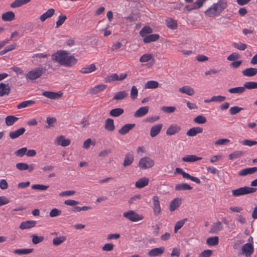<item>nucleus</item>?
Instances as JSON below:
<instances>
[{
	"instance_id": "39448f33",
	"label": "nucleus",
	"mask_w": 257,
	"mask_h": 257,
	"mask_svg": "<svg viewBox=\"0 0 257 257\" xmlns=\"http://www.w3.org/2000/svg\"><path fill=\"white\" fill-rule=\"evenodd\" d=\"M154 165L153 160L148 157H145L140 160L138 166L141 169H146L152 167Z\"/></svg>"
},
{
	"instance_id": "9b49d317",
	"label": "nucleus",
	"mask_w": 257,
	"mask_h": 257,
	"mask_svg": "<svg viewBox=\"0 0 257 257\" xmlns=\"http://www.w3.org/2000/svg\"><path fill=\"white\" fill-rule=\"evenodd\" d=\"M242 253L246 256L251 255L254 251L253 246L251 243H246L243 245L241 248Z\"/></svg>"
},
{
	"instance_id": "393cba45",
	"label": "nucleus",
	"mask_w": 257,
	"mask_h": 257,
	"mask_svg": "<svg viewBox=\"0 0 257 257\" xmlns=\"http://www.w3.org/2000/svg\"><path fill=\"white\" fill-rule=\"evenodd\" d=\"M242 75L247 77H252L257 74V68H248L245 69L242 71Z\"/></svg>"
},
{
	"instance_id": "f257e3e1",
	"label": "nucleus",
	"mask_w": 257,
	"mask_h": 257,
	"mask_svg": "<svg viewBox=\"0 0 257 257\" xmlns=\"http://www.w3.org/2000/svg\"><path fill=\"white\" fill-rule=\"evenodd\" d=\"M227 7V2L226 0H219L216 3H214L212 6L208 8L205 14L209 17H213L219 15Z\"/></svg>"
},
{
	"instance_id": "412c9836",
	"label": "nucleus",
	"mask_w": 257,
	"mask_h": 257,
	"mask_svg": "<svg viewBox=\"0 0 257 257\" xmlns=\"http://www.w3.org/2000/svg\"><path fill=\"white\" fill-rule=\"evenodd\" d=\"M181 130V127L177 124H171L168 128L166 134L168 136H172L178 133Z\"/></svg>"
},
{
	"instance_id": "5fc2aeb1",
	"label": "nucleus",
	"mask_w": 257,
	"mask_h": 257,
	"mask_svg": "<svg viewBox=\"0 0 257 257\" xmlns=\"http://www.w3.org/2000/svg\"><path fill=\"white\" fill-rule=\"evenodd\" d=\"M187 221V218H184L180 221L177 222L174 227L175 232H177L179 229L182 227V226Z\"/></svg>"
},
{
	"instance_id": "680f3d73",
	"label": "nucleus",
	"mask_w": 257,
	"mask_h": 257,
	"mask_svg": "<svg viewBox=\"0 0 257 257\" xmlns=\"http://www.w3.org/2000/svg\"><path fill=\"white\" fill-rule=\"evenodd\" d=\"M67 17L66 15H60L58 17V20L56 22V28H58L61 26L66 20Z\"/></svg>"
},
{
	"instance_id": "e2e57ef3",
	"label": "nucleus",
	"mask_w": 257,
	"mask_h": 257,
	"mask_svg": "<svg viewBox=\"0 0 257 257\" xmlns=\"http://www.w3.org/2000/svg\"><path fill=\"white\" fill-rule=\"evenodd\" d=\"M27 152V148L26 147L22 148L19 150H18L16 152L15 154L17 156L22 157L25 154H26V152Z\"/></svg>"
},
{
	"instance_id": "ea45409f",
	"label": "nucleus",
	"mask_w": 257,
	"mask_h": 257,
	"mask_svg": "<svg viewBox=\"0 0 257 257\" xmlns=\"http://www.w3.org/2000/svg\"><path fill=\"white\" fill-rule=\"evenodd\" d=\"M175 190L177 191L181 190H190L192 187L189 184L186 183L178 184L175 186Z\"/></svg>"
},
{
	"instance_id": "2f4dec72",
	"label": "nucleus",
	"mask_w": 257,
	"mask_h": 257,
	"mask_svg": "<svg viewBox=\"0 0 257 257\" xmlns=\"http://www.w3.org/2000/svg\"><path fill=\"white\" fill-rule=\"evenodd\" d=\"M54 9H50L48 10L45 13L43 14L40 17V19L42 22H44L47 19L51 17L55 13Z\"/></svg>"
},
{
	"instance_id": "79ce46f5",
	"label": "nucleus",
	"mask_w": 257,
	"mask_h": 257,
	"mask_svg": "<svg viewBox=\"0 0 257 257\" xmlns=\"http://www.w3.org/2000/svg\"><path fill=\"white\" fill-rule=\"evenodd\" d=\"M218 243L219 238L217 236L208 237L206 240V243L209 245L214 246L218 244Z\"/></svg>"
},
{
	"instance_id": "7c9ffc66",
	"label": "nucleus",
	"mask_w": 257,
	"mask_h": 257,
	"mask_svg": "<svg viewBox=\"0 0 257 257\" xmlns=\"http://www.w3.org/2000/svg\"><path fill=\"white\" fill-rule=\"evenodd\" d=\"M128 95V93L126 91H120L115 94L112 98V100H121L127 97Z\"/></svg>"
},
{
	"instance_id": "1a4fd4ad",
	"label": "nucleus",
	"mask_w": 257,
	"mask_h": 257,
	"mask_svg": "<svg viewBox=\"0 0 257 257\" xmlns=\"http://www.w3.org/2000/svg\"><path fill=\"white\" fill-rule=\"evenodd\" d=\"M68 54L67 52L62 65L67 67H71L74 66L77 63V61L74 56L68 55Z\"/></svg>"
},
{
	"instance_id": "58836bf2",
	"label": "nucleus",
	"mask_w": 257,
	"mask_h": 257,
	"mask_svg": "<svg viewBox=\"0 0 257 257\" xmlns=\"http://www.w3.org/2000/svg\"><path fill=\"white\" fill-rule=\"evenodd\" d=\"M180 199L176 198L173 199L170 203L169 209L171 211H173L176 210L180 205Z\"/></svg>"
},
{
	"instance_id": "423d86ee",
	"label": "nucleus",
	"mask_w": 257,
	"mask_h": 257,
	"mask_svg": "<svg viewBox=\"0 0 257 257\" xmlns=\"http://www.w3.org/2000/svg\"><path fill=\"white\" fill-rule=\"evenodd\" d=\"M67 51L64 50H59L54 53L51 56L52 60L59 63L62 65Z\"/></svg>"
},
{
	"instance_id": "e433bc0d",
	"label": "nucleus",
	"mask_w": 257,
	"mask_h": 257,
	"mask_svg": "<svg viewBox=\"0 0 257 257\" xmlns=\"http://www.w3.org/2000/svg\"><path fill=\"white\" fill-rule=\"evenodd\" d=\"M124 112V110L121 108H115L109 111V115L112 117H118Z\"/></svg>"
},
{
	"instance_id": "f8f14e48",
	"label": "nucleus",
	"mask_w": 257,
	"mask_h": 257,
	"mask_svg": "<svg viewBox=\"0 0 257 257\" xmlns=\"http://www.w3.org/2000/svg\"><path fill=\"white\" fill-rule=\"evenodd\" d=\"M42 95L51 99H57L60 98L63 95V93L60 91L55 92L52 91H46L42 93Z\"/></svg>"
},
{
	"instance_id": "bb28decb",
	"label": "nucleus",
	"mask_w": 257,
	"mask_h": 257,
	"mask_svg": "<svg viewBox=\"0 0 257 257\" xmlns=\"http://www.w3.org/2000/svg\"><path fill=\"white\" fill-rule=\"evenodd\" d=\"M179 91L181 93L186 94L189 96H192L195 93V91L190 86L186 85L183 86L179 89Z\"/></svg>"
},
{
	"instance_id": "4d7b16f0",
	"label": "nucleus",
	"mask_w": 257,
	"mask_h": 257,
	"mask_svg": "<svg viewBox=\"0 0 257 257\" xmlns=\"http://www.w3.org/2000/svg\"><path fill=\"white\" fill-rule=\"evenodd\" d=\"M138 94V90L136 86H133L131 88L130 96L133 100L137 99Z\"/></svg>"
},
{
	"instance_id": "7ed1b4c3",
	"label": "nucleus",
	"mask_w": 257,
	"mask_h": 257,
	"mask_svg": "<svg viewBox=\"0 0 257 257\" xmlns=\"http://www.w3.org/2000/svg\"><path fill=\"white\" fill-rule=\"evenodd\" d=\"M256 188L244 186L232 191V195L234 197H238L241 195L250 194L255 192Z\"/></svg>"
},
{
	"instance_id": "69168bd1",
	"label": "nucleus",
	"mask_w": 257,
	"mask_h": 257,
	"mask_svg": "<svg viewBox=\"0 0 257 257\" xmlns=\"http://www.w3.org/2000/svg\"><path fill=\"white\" fill-rule=\"evenodd\" d=\"M152 59V55L151 54H146L143 55L140 59L141 62H147Z\"/></svg>"
},
{
	"instance_id": "6e6552de",
	"label": "nucleus",
	"mask_w": 257,
	"mask_h": 257,
	"mask_svg": "<svg viewBox=\"0 0 257 257\" xmlns=\"http://www.w3.org/2000/svg\"><path fill=\"white\" fill-rule=\"evenodd\" d=\"M175 171L178 173L181 174L184 178L191 180L197 184H200L201 183V181L199 178L190 175L189 174L184 172L181 168L177 167L175 169Z\"/></svg>"
},
{
	"instance_id": "3c124183",
	"label": "nucleus",
	"mask_w": 257,
	"mask_h": 257,
	"mask_svg": "<svg viewBox=\"0 0 257 257\" xmlns=\"http://www.w3.org/2000/svg\"><path fill=\"white\" fill-rule=\"evenodd\" d=\"M66 239V237L64 236L55 237L53 239V244L55 246H58L64 242Z\"/></svg>"
},
{
	"instance_id": "2eb2a0df",
	"label": "nucleus",
	"mask_w": 257,
	"mask_h": 257,
	"mask_svg": "<svg viewBox=\"0 0 257 257\" xmlns=\"http://www.w3.org/2000/svg\"><path fill=\"white\" fill-rule=\"evenodd\" d=\"M163 126L162 123H158L152 126L150 130V136L152 138L157 136L160 133Z\"/></svg>"
},
{
	"instance_id": "8fccbe9b",
	"label": "nucleus",
	"mask_w": 257,
	"mask_h": 257,
	"mask_svg": "<svg viewBox=\"0 0 257 257\" xmlns=\"http://www.w3.org/2000/svg\"><path fill=\"white\" fill-rule=\"evenodd\" d=\"M244 89H253L257 88V82L254 81H248L244 83Z\"/></svg>"
},
{
	"instance_id": "13d9d810",
	"label": "nucleus",
	"mask_w": 257,
	"mask_h": 257,
	"mask_svg": "<svg viewBox=\"0 0 257 257\" xmlns=\"http://www.w3.org/2000/svg\"><path fill=\"white\" fill-rule=\"evenodd\" d=\"M194 121L195 122L198 123V124H203L205 123L207 120L205 116L199 115L197 116L194 119Z\"/></svg>"
},
{
	"instance_id": "864d4df0",
	"label": "nucleus",
	"mask_w": 257,
	"mask_h": 257,
	"mask_svg": "<svg viewBox=\"0 0 257 257\" xmlns=\"http://www.w3.org/2000/svg\"><path fill=\"white\" fill-rule=\"evenodd\" d=\"M118 75L116 73L112 74L105 78V82H110L111 81H118Z\"/></svg>"
},
{
	"instance_id": "c756f323",
	"label": "nucleus",
	"mask_w": 257,
	"mask_h": 257,
	"mask_svg": "<svg viewBox=\"0 0 257 257\" xmlns=\"http://www.w3.org/2000/svg\"><path fill=\"white\" fill-rule=\"evenodd\" d=\"M149 180L148 178L143 177L139 179L135 184L136 187L138 188H143L148 185Z\"/></svg>"
},
{
	"instance_id": "a878e982",
	"label": "nucleus",
	"mask_w": 257,
	"mask_h": 257,
	"mask_svg": "<svg viewBox=\"0 0 257 257\" xmlns=\"http://www.w3.org/2000/svg\"><path fill=\"white\" fill-rule=\"evenodd\" d=\"M56 143L58 145L66 147L70 145V141L69 139H65V137L63 136H61L57 138Z\"/></svg>"
},
{
	"instance_id": "aec40b11",
	"label": "nucleus",
	"mask_w": 257,
	"mask_h": 257,
	"mask_svg": "<svg viewBox=\"0 0 257 257\" xmlns=\"http://www.w3.org/2000/svg\"><path fill=\"white\" fill-rule=\"evenodd\" d=\"M160 36L157 34H150L145 36L143 39L145 43H150L152 42H155L159 40Z\"/></svg>"
},
{
	"instance_id": "6e6d98bb",
	"label": "nucleus",
	"mask_w": 257,
	"mask_h": 257,
	"mask_svg": "<svg viewBox=\"0 0 257 257\" xmlns=\"http://www.w3.org/2000/svg\"><path fill=\"white\" fill-rule=\"evenodd\" d=\"M32 242L35 244H37L42 242L44 239V237L43 236H39L36 234H33L32 235Z\"/></svg>"
},
{
	"instance_id": "ddd939ff",
	"label": "nucleus",
	"mask_w": 257,
	"mask_h": 257,
	"mask_svg": "<svg viewBox=\"0 0 257 257\" xmlns=\"http://www.w3.org/2000/svg\"><path fill=\"white\" fill-rule=\"evenodd\" d=\"M165 251V247L161 246L160 247H156L151 249L148 253V254L150 257H154L161 255Z\"/></svg>"
},
{
	"instance_id": "c03bdc74",
	"label": "nucleus",
	"mask_w": 257,
	"mask_h": 257,
	"mask_svg": "<svg viewBox=\"0 0 257 257\" xmlns=\"http://www.w3.org/2000/svg\"><path fill=\"white\" fill-rule=\"evenodd\" d=\"M153 32L152 29L149 26L144 27L140 31V35L142 37L147 36V34H151Z\"/></svg>"
},
{
	"instance_id": "a19ab883",
	"label": "nucleus",
	"mask_w": 257,
	"mask_h": 257,
	"mask_svg": "<svg viewBox=\"0 0 257 257\" xmlns=\"http://www.w3.org/2000/svg\"><path fill=\"white\" fill-rule=\"evenodd\" d=\"M31 0H16L11 4L13 8L20 7L25 4L28 3Z\"/></svg>"
},
{
	"instance_id": "20e7f679",
	"label": "nucleus",
	"mask_w": 257,
	"mask_h": 257,
	"mask_svg": "<svg viewBox=\"0 0 257 257\" xmlns=\"http://www.w3.org/2000/svg\"><path fill=\"white\" fill-rule=\"evenodd\" d=\"M123 216L133 222L139 221L144 218V216L142 215H140L133 210H129L124 212Z\"/></svg>"
},
{
	"instance_id": "09e8293b",
	"label": "nucleus",
	"mask_w": 257,
	"mask_h": 257,
	"mask_svg": "<svg viewBox=\"0 0 257 257\" xmlns=\"http://www.w3.org/2000/svg\"><path fill=\"white\" fill-rule=\"evenodd\" d=\"M223 226L220 221H217L214 223L211 227V230L212 232H216L222 229Z\"/></svg>"
},
{
	"instance_id": "4468645a",
	"label": "nucleus",
	"mask_w": 257,
	"mask_h": 257,
	"mask_svg": "<svg viewBox=\"0 0 257 257\" xmlns=\"http://www.w3.org/2000/svg\"><path fill=\"white\" fill-rule=\"evenodd\" d=\"M37 222L34 220H27L21 223L19 228L22 230L30 229L35 227Z\"/></svg>"
},
{
	"instance_id": "6ab92c4d",
	"label": "nucleus",
	"mask_w": 257,
	"mask_h": 257,
	"mask_svg": "<svg viewBox=\"0 0 257 257\" xmlns=\"http://www.w3.org/2000/svg\"><path fill=\"white\" fill-rule=\"evenodd\" d=\"M135 123L125 124L118 130V133L121 135H124L132 130L135 126Z\"/></svg>"
},
{
	"instance_id": "9d476101",
	"label": "nucleus",
	"mask_w": 257,
	"mask_h": 257,
	"mask_svg": "<svg viewBox=\"0 0 257 257\" xmlns=\"http://www.w3.org/2000/svg\"><path fill=\"white\" fill-rule=\"evenodd\" d=\"M153 203V211L155 215H158L161 211V206L160 204L159 198L157 196H153L152 198Z\"/></svg>"
},
{
	"instance_id": "49530a36",
	"label": "nucleus",
	"mask_w": 257,
	"mask_h": 257,
	"mask_svg": "<svg viewBox=\"0 0 257 257\" xmlns=\"http://www.w3.org/2000/svg\"><path fill=\"white\" fill-rule=\"evenodd\" d=\"M35 103V101L32 100H29L26 101H24L21 103H20L17 106L18 109H22L23 108H25L28 106L31 105Z\"/></svg>"
},
{
	"instance_id": "c9c22d12",
	"label": "nucleus",
	"mask_w": 257,
	"mask_h": 257,
	"mask_svg": "<svg viewBox=\"0 0 257 257\" xmlns=\"http://www.w3.org/2000/svg\"><path fill=\"white\" fill-rule=\"evenodd\" d=\"M33 251V248H20L13 251L16 254L22 255L28 254Z\"/></svg>"
},
{
	"instance_id": "f3484780",
	"label": "nucleus",
	"mask_w": 257,
	"mask_h": 257,
	"mask_svg": "<svg viewBox=\"0 0 257 257\" xmlns=\"http://www.w3.org/2000/svg\"><path fill=\"white\" fill-rule=\"evenodd\" d=\"M257 172V167L246 168L240 171L238 175L240 176H244L247 175L253 174Z\"/></svg>"
},
{
	"instance_id": "37998d69",
	"label": "nucleus",
	"mask_w": 257,
	"mask_h": 257,
	"mask_svg": "<svg viewBox=\"0 0 257 257\" xmlns=\"http://www.w3.org/2000/svg\"><path fill=\"white\" fill-rule=\"evenodd\" d=\"M159 83L154 80L148 81L145 84V88L146 89H155L158 87Z\"/></svg>"
},
{
	"instance_id": "603ef678",
	"label": "nucleus",
	"mask_w": 257,
	"mask_h": 257,
	"mask_svg": "<svg viewBox=\"0 0 257 257\" xmlns=\"http://www.w3.org/2000/svg\"><path fill=\"white\" fill-rule=\"evenodd\" d=\"M244 153L242 151H235L233 152L232 153L230 154L228 156V158L230 160H232L234 159H237L239 158L240 157L242 156Z\"/></svg>"
},
{
	"instance_id": "774afa93",
	"label": "nucleus",
	"mask_w": 257,
	"mask_h": 257,
	"mask_svg": "<svg viewBox=\"0 0 257 257\" xmlns=\"http://www.w3.org/2000/svg\"><path fill=\"white\" fill-rule=\"evenodd\" d=\"M16 167L20 171H24L28 169V164L25 163H19L16 164Z\"/></svg>"
},
{
	"instance_id": "f704fd0d",
	"label": "nucleus",
	"mask_w": 257,
	"mask_h": 257,
	"mask_svg": "<svg viewBox=\"0 0 257 257\" xmlns=\"http://www.w3.org/2000/svg\"><path fill=\"white\" fill-rule=\"evenodd\" d=\"M106 88V85L104 84H99L94 86L90 90V93L92 94H96L97 93L104 90Z\"/></svg>"
},
{
	"instance_id": "dca6fc26",
	"label": "nucleus",
	"mask_w": 257,
	"mask_h": 257,
	"mask_svg": "<svg viewBox=\"0 0 257 257\" xmlns=\"http://www.w3.org/2000/svg\"><path fill=\"white\" fill-rule=\"evenodd\" d=\"M134 161V156L131 153H127L125 154L123 162V166L126 167L132 165Z\"/></svg>"
},
{
	"instance_id": "bf43d9fd",
	"label": "nucleus",
	"mask_w": 257,
	"mask_h": 257,
	"mask_svg": "<svg viewBox=\"0 0 257 257\" xmlns=\"http://www.w3.org/2000/svg\"><path fill=\"white\" fill-rule=\"evenodd\" d=\"M232 46L235 48H236L239 50H244L247 48V45L245 44L239 42V43H233Z\"/></svg>"
},
{
	"instance_id": "72a5a7b5",
	"label": "nucleus",
	"mask_w": 257,
	"mask_h": 257,
	"mask_svg": "<svg viewBox=\"0 0 257 257\" xmlns=\"http://www.w3.org/2000/svg\"><path fill=\"white\" fill-rule=\"evenodd\" d=\"M167 26L171 30H175L177 28V22L175 19L169 18L166 20Z\"/></svg>"
},
{
	"instance_id": "5701e85b",
	"label": "nucleus",
	"mask_w": 257,
	"mask_h": 257,
	"mask_svg": "<svg viewBox=\"0 0 257 257\" xmlns=\"http://www.w3.org/2000/svg\"><path fill=\"white\" fill-rule=\"evenodd\" d=\"M25 131L26 130L24 127H21L15 131L10 132L9 137L12 139H15L23 135Z\"/></svg>"
},
{
	"instance_id": "cd10ccee",
	"label": "nucleus",
	"mask_w": 257,
	"mask_h": 257,
	"mask_svg": "<svg viewBox=\"0 0 257 257\" xmlns=\"http://www.w3.org/2000/svg\"><path fill=\"white\" fill-rule=\"evenodd\" d=\"M203 128L200 127H193L189 129L186 133L188 136L193 137L198 134L203 132Z\"/></svg>"
},
{
	"instance_id": "338daca9",
	"label": "nucleus",
	"mask_w": 257,
	"mask_h": 257,
	"mask_svg": "<svg viewBox=\"0 0 257 257\" xmlns=\"http://www.w3.org/2000/svg\"><path fill=\"white\" fill-rule=\"evenodd\" d=\"M61 214V211L57 208H55L51 210L49 213V215L51 217H54L60 215Z\"/></svg>"
},
{
	"instance_id": "a18cd8bd",
	"label": "nucleus",
	"mask_w": 257,
	"mask_h": 257,
	"mask_svg": "<svg viewBox=\"0 0 257 257\" xmlns=\"http://www.w3.org/2000/svg\"><path fill=\"white\" fill-rule=\"evenodd\" d=\"M19 119L18 117L13 115H9L6 118V123L8 126H11Z\"/></svg>"
},
{
	"instance_id": "473e14b6",
	"label": "nucleus",
	"mask_w": 257,
	"mask_h": 257,
	"mask_svg": "<svg viewBox=\"0 0 257 257\" xmlns=\"http://www.w3.org/2000/svg\"><path fill=\"white\" fill-rule=\"evenodd\" d=\"M96 69V66L93 64H91L81 68L80 72L82 73H89L94 71Z\"/></svg>"
},
{
	"instance_id": "0e129e2a",
	"label": "nucleus",
	"mask_w": 257,
	"mask_h": 257,
	"mask_svg": "<svg viewBox=\"0 0 257 257\" xmlns=\"http://www.w3.org/2000/svg\"><path fill=\"white\" fill-rule=\"evenodd\" d=\"M161 109L165 112L171 113L175 111L176 107L174 106H163L161 108Z\"/></svg>"
},
{
	"instance_id": "052dcab7",
	"label": "nucleus",
	"mask_w": 257,
	"mask_h": 257,
	"mask_svg": "<svg viewBox=\"0 0 257 257\" xmlns=\"http://www.w3.org/2000/svg\"><path fill=\"white\" fill-rule=\"evenodd\" d=\"M212 253V250L205 249L199 254L198 257H210Z\"/></svg>"
},
{
	"instance_id": "a211bd4d",
	"label": "nucleus",
	"mask_w": 257,
	"mask_h": 257,
	"mask_svg": "<svg viewBox=\"0 0 257 257\" xmlns=\"http://www.w3.org/2000/svg\"><path fill=\"white\" fill-rule=\"evenodd\" d=\"M11 91V88L9 83L6 84L4 83H0V96L8 95Z\"/></svg>"
},
{
	"instance_id": "c85d7f7f",
	"label": "nucleus",
	"mask_w": 257,
	"mask_h": 257,
	"mask_svg": "<svg viewBox=\"0 0 257 257\" xmlns=\"http://www.w3.org/2000/svg\"><path fill=\"white\" fill-rule=\"evenodd\" d=\"M104 128L109 132H112L114 130L115 125L112 118H108L105 120Z\"/></svg>"
},
{
	"instance_id": "4be33fe9",
	"label": "nucleus",
	"mask_w": 257,
	"mask_h": 257,
	"mask_svg": "<svg viewBox=\"0 0 257 257\" xmlns=\"http://www.w3.org/2000/svg\"><path fill=\"white\" fill-rule=\"evenodd\" d=\"M149 106H143L139 108L134 114L136 117H141L145 115L149 111Z\"/></svg>"
},
{
	"instance_id": "0eeeda50",
	"label": "nucleus",
	"mask_w": 257,
	"mask_h": 257,
	"mask_svg": "<svg viewBox=\"0 0 257 257\" xmlns=\"http://www.w3.org/2000/svg\"><path fill=\"white\" fill-rule=\"evenodd\" d=\"M175 171L178 173L181 174L184 178L191 180L197 184H200L201 183V181L199 178L190 175L189 174L184 172L181 168L177 167L175 169Z\"/></svg>"
},
{
	"instance_id": "de8ad7c7",
	"label": "nucleus",
	"mask_w": 257,
	"mask_h": 257,
	"mask_svg": "<svg viewBox=\"0 0 257 257\" xmlns=\"http://www.w3.org/2000/svg\"><path fill=\"white\" fill-rule=\"evenodd\" d=\"M228 91L230 93L240 94L245 91V89L244 86L236 87L229 89Z\"/></svg>"
},
{
	"instance_id": "b1692460",
	"label": "nucleus",
	"mask_w": 257,
	"mask_h": 257,
	"mask_svg": "<svg viewBox=\"0 0 257 257\" xmlns=\"http://www.w3.org/2000/svg\"><path fill=\"white\" fill-rule=\"evenodd\" d=\"M15 18V15L12 11H9L4 13L2 15V19L5 22H11Z\"/></svg>"
},
{
	"instance_id": "4c0bfd02",
	"label": "nucleus",
	"mask_w": 257,
	"mask_h": 257,
	"mask_svg": "<svg viewBox=\"0 0 257 257\" xmlns=\"http://www.w3.org/2000/svg\"><path fill=\"white\" fill-rule=\"evenodd\" d=\"M201 159V158L198 157L195 155H187L182 158V160L184 162H193L196 161H198Z\"/></svg>"
},
{
	"instance_id": "f03ea898",
	"label": "nucleus",
	"mask_w": 257,
	"mask_h": 257,
	"mask_svg": "<svg viewBox=\"0 0 257 257\" xmlns=\"http://www.w3.org/2000/svg\"><path fill=\"white\" fill-rule=\"evenodd\" d=\"M47 70L46 67L41 65L30 71L26 75L27 79L34 80L40 78Z\"/></svg>"
}]
</instances>
